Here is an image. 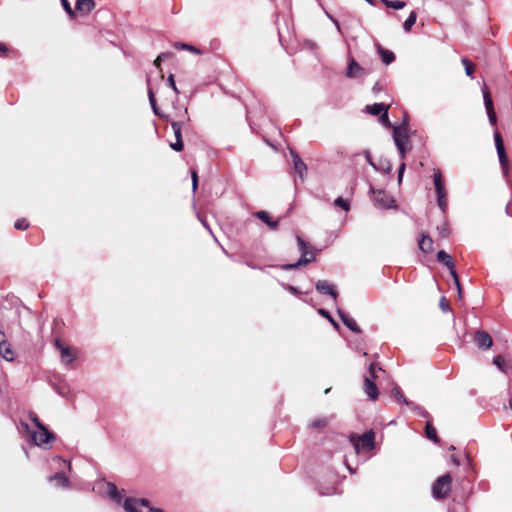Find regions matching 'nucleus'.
Returning <instances> with one entry per match:
<instances>
[{
    "label": "nucleus",
    "mask_w": 512,
    "mask_h": 512,
    "mask_svg": "<svg viewBox=\"0 0 512 512\" xmlns=\"http://www.w3.org/2000/svg\"><path fill=\"white\" fill-rule=\"evenodd\" d=\"M381 372L382 369L376 364L371 363L367 374L364 376L363 389L369 399L375 401L378 398V389L375 384V379L378 378L377 372Z\"/></svg>",
    "instance_id": "nucleus-1"
},
{
    "label": "nucleus",
    "mask_w": 512,
    "mask_h": 512,
    "mask_svg": "<svg viewBox=\"0 0 512 512\" xmlns=\"http://www.w3.org/2000/svg\"><path fill=\"white\" fill-rule=\"evenodd\" d=\"M21 429L29 433L33 443L38 446L49 443L54 439L53 434L44 425L37 428V431H32L27 423L21 422Z\"/></svg>",
    "instance_id": "nucleus-2"
},
{
    "label": "nucleus",
    "mask_w": 512,
    "mask_h": 512,
    "mask_svg": "<svg viewBox=\"0 0 512 512\" xmlns=\"http://www.w3.org/2000/svg\"><path fill=\"white\" fill-rule=\"evenodd\" d=\"M297 242L301 251V258L296 263L284 265L283 269L285 270L296 269L300 266L307 265L314 260V252L311 247L301 237H297Z\"/></svg>",
    "instance_id": "nucleus-3"
},
{
    "label": "nucleus",
    "mask_w": 512,
    "mask_h": 512,
    "mask_svg": "<svg viewBox=\"0 0 512 512\" xmlns=\"http://www.w3.org/2000/svg\"><path fill=\"white\" fill-rule=\"evenodd\" d=\"M452 478L450 474L439 477L433 484L432 494L436 499L445 498L451 490Z\"/></svg>",
    "instance_id": "nucleus-4"
},
{
    "label": "nucleus",
    "mask_w": 512,
    "mask_h": 512,
    "mask_svg": "<svg viewBox=\"0 0 512 512\" xmlns=\"http://www.w3.org/2000/svg\"><path fill=\"white\" fill-rule=\"evenodd\" d=\"M393 139L395 142V145L397 146V149L399 150L401 157L404 158L406 152L410 149L408 147L409 144V138L407 133V127L406 126H398L394 128L393 131Z\"/></svg>",
    "instance_id": "nucleus-5"
},
{
    "label": "nucleus",
    "mask_w": 512,
    "mask_h": 512,
    "mask_svg": "<svg viewBox=\"0 0 512 512\" xmlns=\"http://www.w3.org/2000/svg\"><path fill=\"white\" fill-rule=\"evenodd\" d=\"M372 194V200L380 208L388 209L392 208L394 204V199L381 190H375L374 188L370 189Z\"/></svg>",
    "instance_id": "nucleus-6"
},
{
    "label": "nucleus",
    "mask_w": 512,
    "mask_h": 512,
    "mask_svg": "<svg viewBox=\"0 0 512 512\" xmlns=\"http://www.w3.org/2000/svg\"><path fill=\"white\" fill-rule=\"evenodd\" d=\"M494 141H495V146H496L497 154L499 157L500 165L503 169L504 174L507 175L508 174V158H507V155L505 152L502 137H501L500 133L497 131L494 133Z\"/></svg>",
    "instance_id": "nucleus-7"
},
{
    "label": "nucleus",
    "mask_w": 512,
    "mask_h": 512,
    "mask_svg": "<svg viewBox=\"0 0 512 512\" xmlns=\"http://www.w3.org/2000/svg\"><path fill=\"white\" fill-rule=\"evenodd\" d=\"M55 346L59 350L61 360L64 364H69L76 359V352L60 339L55 340Z\"/></svg>",
    "instance_id": "nucleus-8"
},
{
    "label": "nucleus",
    "mask_w": 512,
    "mask_h": 512,
    "mask_svg": "<svg viewBox=\"0 0 512 512\" xmlns=\"http://www.w3.org/2000/svg\"><path fill=\"white\" fill-rule=\"evenodd\" d=\"M374 439L375 434L372 430L364 433L360 437H358V440L354 442V448L356 453H359L360 449H367L370 450L374 446Z\"/></svg>",
    "instance_id": "nucleus-9"
},
{
    "label": "nucleus",
    "mask_w": 512,
    "mask_h": 512,
    "mask_svg": "<svg viewBox=\"0 0 512 512\" xmlns=\"http://www.w3.org/2000/svg\"><path fill=\"white\" fill-rule=\"evenodd\" d=\"M473 340L479 349L487 350L493 345L491 336L483 330L476 331Z\"/></svg>",
    "instance_id": "nucleus-10"
},
{
    "label": "nucleus",
    "mask_w": 512,
    "mask_h": 512,
    "mask_svg": "<svg viewBox=\"0 0 512 512\" xmlns=\"http://www.w3.org/2000/svg\"><path fill=\"white\" fill-rule=\"evenodd\" d=\"M482 92H483V99H484L486 112H487V115L489 118V122L492 125H495L497 122V117H496V113H495V110L493 107V101H492L490 92L488 91V89L486 87L482 90Z\"/></svg>",
    "instance_id": "nucleus-11"
},
{
    "label": "nucleus",
    "mask_w": 512,
    "mask_h": 512,
    "mask_svg": "<svg viewBox=\"0 0 512 512\" xmlns=\"http://www.w3.org/2000/svg\"><path fill=\"white\" fill-rule=\"evenodd\" d=\"M366 73H365V70L363 67H361L357 61L350 57L348 59V67H347V70H346V76L348 78H360L362 76H364Z\"/></svg>",
    "instance_id": "nucleus-12"
},
{
    "label": "nucleus",
    "mask_w": 512,
    "mask_h": 512,
    "mask_svg": "<svg viewBox=\"0 0 512 512\" xmlns=\"http://www.w3.org/2000/svg\"><path fill=\"white\" fill-rule=\"evenodd\" d=\"M0 356L7 361H13L15 358L14 352L7 342L6 335L2 331H0Z\"/></svg>",
    "instance_id": "nucleus-13"
},
{
    "label": "nucleus",
    "mask_w": 512,
    "mask_h": 512,
    "mask_svg": "<svg viewBox=\"0 0 512 512\" xmlns=\"http://www.w3.org/2000/svg\"><path fill=\"white\" fill-rule=\"evenodd\" d=\"M437 260L443 263L450 271L454 281H457V272L455 270L454 262L449 254L441 250L437 253Z\"/></svg>",
    "instance_id": "nucleus-14"
},
{
    "label": "nucleus",
    "mask_w": 512,
    "mask_h": 512,
    "mask_svg": "<svg viewBox=\"0 0 512 512\" xmlns=\"http://www.w3.org/2000/svg\"><path fill=\"white\" fill-rule=\"evenodd\" d=\"M171 127L174 132V136L176 141L173 143H170V147L175 151H182L183 150V141H182V134H181V128L182 124L180 122H172Z\"/></svg>",
    "instance_id": "nucleus-15"
},
{
    "label": "nucleus",
    "mask_w": 512,
    "mask_h": 512,
    "mask_svg": "<svg viewBox=\"0 0 512 512\" xmlns=\"http://www.w3.org/2000/svg\"><path fill=\"white\" fill-rule=\"evenodd\" d=\"M316 290L319 293L330 295L334 300L337 299L338 293L335 286L326 280H319L316 283Z\"/></svg>",
    "instance_id": "nucleus-16"
},
{
    "label": "nucleus",
    "mask_w": 512,
    "mask_h": 512,
    "mask_svg": "<svg viewBox=\"0 0 512 512\" xmlns=\"http://www.w3.org/2000/svg\"><path fill=\"white\" fill-rule=\"evenodd\" d=\"M290 155L292 157L295 172L299 175L301 180H304V176L307 171L306 164L295 151H290Z\"/></svg>",
    "instance_id": "nucleus-17"
},
{
    "label": "nucleus",
    "mask_w": 512,
    "mask_h": 512,
    "mask_svg": "<svg viewBox=\"0 0 512 512\" xmlns=\"http://www.w3.org/2000/svg\"><path fill=\"white\" fill-rule=\"evenodd\" d=\"M148 505L149 502L146 499L127 498L123 504V508L126 512H138L140 506L147 507Z\"/></svg>",
    "instance_id": "nucleus-18"
},
{
    "label": "nucleus",
    "mask_w": 512,
    "mask_h": 512,
    "mask_svg": "<svg viewBox=\"0 0 512 512\" xmlns=\"http://www.w3.org/2000/svg\"><path fill=\"white\" fill-rule=\"evenodd\" d=\"M433 182L436 190L437 197L447 195L445 185L442 178V173L439 169H434Z\"/></svg>",
    "instance_id": "nucleus-19"
},
{
    "label": "nucleus",
    "mask_w": 512,
    "mask_h": 512,
    "mask_svg": "<svg viewBox=\"0 0 512 512\" xmlns=\"http://www.w3.org/2000/svg\"><path fill=\"white\" fill-rule=\"evenodd\" d=\"M338 315L340 316L343 324L348 329H350L351 331H353L355 333H361L360 327L358 326V324L356 323V321L352 317H350L349 315H347L346 313H344L340 309H338Z\"/></svg>",
    "instance_id": "nucleus-20"
},
{
    "label": "nucleus",
    "mask_w": 512,
    "mask_h": 512,
    "mask_svg": "<svg viewBox=\"0 0 512 512\" xmlns=\"http://www.w3.org/2000/svg\"><path fill=\"white\" fill-rule=\"evenodd\" d=\"M95 6L94 0H77L75 9L81 13L87 14Z\"/></svg>",
    "instance_id": "nucleus-21"
},
{
    "label": "nucleus",
    "mask_w": 512,
    "mask_h": 512,
    "mask_svg": "<svg viewBox=\"0 0 512 512\" xmlns=\"http://www.w3.org/2000/svg\"><path fill=\"white\" fill-rule=\"evenodd\" d=\"M389 105L384 103H375L373 105L366 106L365 110L371 115H382L385 111H388Z\"/></svg>",
    "instance_id": "nucleus-22"
},
{
    "label": "nucleus",
    "mask_w": 512,
    "mask_h": 512,
    "mask_svg": "<svg viewBox=\"0 0 512 512\" xmlns=\"http://www.w3.org/2000/svg\"><path fill=\"white\" fill-rule=\"evenodd\" d=\"M258 219L265 222L271 229L278 227V221L271 220L270 215L266 211H258L254 214Z\"/></svg>",
    "instance_id": "nucleus-23"
},
{
    "label": "nucleus",
    "mask_w": 512,
    "mask_h": 512,
    "mask_svg": "<svg viewBox=\"0 0 512 512\" xmlns=\"http://www.w3.org/2000/svg\"><path fill=\"white\" fill-rule=\"evenodd\" d=\"M419 248L424 253H430L433 251V240L428 235H422L420 241H419Z\"/></svg>",
    "instance_id": "nucleus-24"
},
{
    "label": "nucleus",
    "mask_w": 512,
    "mask_h": 512,
    "mask_svg": "<svg viewBox=\"0 0 512 512\" xmlns=\"http://www.w3.org/2000/svg\"><path fill=\"white\" fill-rule=\"evenodd\" d=\"M49 481H55L56 485L59 487H69L70 485L69 479L62 472H58L55 475L50 476Z\"/></svg>",
    "instance_id": "nucleus-25"
},
{
    "label": "nucleus",
    "mask_w": 512,
    "mask_h": 512,
    "mask_svg": "<svg viewBox=\"0 0 512 512\" xmlns=\"http://www.w3.org/2000/svg\"><path fill=\"white\" fill-rule=\"evenodd\" d=\"M381 2L388 8H393L396 10L402 9L406 6V3L404 1L399 0H381Z\"/></svg>",
    "instance_id": "nucleus-26"
},
{
    "label": "nucleus",
    "mask_w": 512,
    "mask_h": 512,
    "mask_svg": "<svg viewBox=\"0 0 512 512\" xmlns=\"http://www.w3.org/2000/svg\"><path fill=\"white\" fill-rule=\"evenodd\" d=\"M416 20H417V13L415 11H412L403 24L404 30L406 32H409L411 30L412 26L415 24Z\"/></svg>",
    "instance_id": "nucleus-27"
},
{
    "label": "nucleus",
    "mask_w": 512,
    "mask_h": 512,
    "mask_svg": "<svg viewBox=\"0 0 512 512\" xmlns=\"http://www.w3.org/2000/svg\"><path fill=\"white\" fill-rule=\"evenodd\" d=\"M328 423H329V419L327 417H321V418L311 421L310 427L315 428V429H322V428L326 427L328 425Z\"/></svg>",
    "instance_id": "nucleus-28"
},
{
    "label": "nucleus",
    "mask_w": 512,
    "mask_h": 512,
    "mask_svg": "<svg viewBox=\"0 0 512 512\" xmlns=\"http://www.w3.org/2000/svg\"><path fill=\"white\" fill-rule=\"evenodd\" d=\"M426 437L435 443H439V438L436 433V429L428 422L426 425Z\"/></svg>",
    "instance_id": "nucleus-29"
},
{
    "label": "nucleus",
    "mask_w": 512,
    "mask_h": 512,
    "mask_svg": "<svg viewBox=\"0 0 512 512\" xmlns=\"http://www.w3.org/2000/svg\"><path fill=\"white\" fill-rule=\"evenodd\" d=\"M380 54H381V57H382V61L385 64H390L395 59V56H394V54L391 51H387V50L381 49L380 50Z\"/></svg>",
    "instance_id": "nucleus-30"
},
{
    "label": "nucleus",
    "mask_w": 512,
    "mask_h": 512,
    "mask_svg": "<svg viewBox=\"0 0 512 512\" xmlns=\"http://www.w3.org/2000/svg\"><path fill=\"white\" fill-rule=\"evenodd\" d=\"M493 364L502 372H506V361L502 356H495L493 359Z\"/></svg>",
    "instance_id": "nucleus-31"
},
{
    "label": "nucleus",
    "mask_w": 512,
    "mask_h": 512,
    "mask_svg": "<svg viewBox=\"0 0 512 512\" xmlns=\"http://www.w3.org/2000/svg\"><path fill=\"white\" fill-rule=\"evenodd\" d=\"M108 493L110 497L116 502L119 503L121 501V495L119 494L117 487L114 484H109Z\"/></svg>",
    "instance_id": "nucleus-32"
},
{
    "label": "nucleus",
    "mask_w": 512,
    "mask_h": 512,
    "mask_svg": "<svg viewBox=\"0 0 512 512\" xmlns=\"http://www.w3.org/2000/svg\"><path fill=\"white\" fill-rule=\"evenodd\" d=\"M392 394L395 396V398L397 399V401L399 402H402L406 405L409 404V402L406 400V398L403 396L402 392H401V389L399 387H394L392 389Z\"/></svg>",
    "instance_id": "nucleus-33"
},
{
    "label": "nucleus",
    "mask_w": 512,
    "mask_h": 512,
    "mask_svg": "<svg viewBox=\"0 0 512 512\" xmlns=\"http://www.w3.org/2000/svg\"><path fill=\"white\" fill-rule=\"evenodd\" d=\"M334 205L337 206V207H340L342 208L343 210L345 211H348L349 208H350V203L348 200H345L343 199L342 197H338L335 201H334Z\"/></svg>",
    "instance_id": "nucleus-34"
},
{
    "label": "nucleus",
    "mask_w": 512,
    "mask_h": 512,
    "mask_svg": "<svg viewBox=\"0 0 512 512\" xmlns=\"http://www.w3.org/2000/svg\"><path fill=\"white\" fill-rule=\"evenodd\" d=\"M462 64L465 67L466 75L471 77L472 74H473V71H474L473 63L471 61H469L467 58H463L462 59Z\"/></svg>",
    "instance_id": "nucleus-35"
},
{
    "label": "nucleus",
    "mask_w": 512,
    "mask_h": 512,
    "mask_svg": "<svg viewBox=\"0 0 512 512\" xmlns=\"http://www.w3.org/2000/svg\"><path fill=\"white\" fill-rule=\"evenodd\" d=\"M378 166L377 171H381L383 173H390L392 170V164L389 161H382Z\"/></svg>",
    "instance_id": "nucleus-36"
},
{
    "label": "nucleus",
    "mask_w": 512,
    "mask_h": 512,
    "mask_svg": "<svg viewBox=\"0 0 512 512\" xmlns=\"http://www.w3.org/2000/svg\"><path fill=\"white\" fill-rule=\"evenodd\" d=\"M175 47L177 49H185V50L191 51V52L196 53V54L200 53V51L196 47L191 46L189 44H185V43H176Z\"/></svg>",
    "instance_id": "nucleus-37"
},
{
    "label": "nucleus",
    "mask_w": 512,
    "mask_h": 512,
    "mask_svg": "<svg viewBox=\"0 0 512 512\" xmlns=\"http://www.w3.org/2000/svg\"><path fill=\"white\" fill-rule=\"evenodd\" d=\"M318 313H319L321 316H323V317L327 318V320H329V321H330V323H331L335 328H339L338 323H337V322H336V321H335V320L330 316V314H329V312H328V311H326L325 309H322V308H321V309H319V310H318Z\"/></svg>",
    "instance_id": "nucleus-38"
},
{
    "label": "nucleus",
    "mask_w": 512,
    "mask_h": 512,
    "mask_svg": "<svg viewBox=\"0 0 512 512\" xmlns=\"http://www.w3.org/2000/svg\"><path fill=\"white\" fill-rule=\"evenodd\" d=\"M437 203H438L439 208L442 210V212H446L447 205H448L447 195L438 196Z\"/></svg>",
    "instance_id": "nucleus-39"
},
{
    "label": "nucleus",
    "mask_w": 512,
    "mask_h": 512,
    "mask_svg": "<svg viewBox=\"0 0 512 512\" xmlns=\"http://www.w3.org/2000/svg\"><path fill=\"white\" fill-rule=\"evenodd\" d=\"M61 3H62L64 10L67 12V14H69L71 17H74L75 12L73 11L68 0H61Z\"/></svg>",
    "instance_id": "nucleus-40"
},
{
    "label": "nucleus",
    "mask_w": 512,
    "mask_h": 512,
    "mask_svg": "<svg viewBox=\"0 0 512 512\" xmlns=\"http://www.w3.org/2000/svg\"><path fill=\"white\" fill-rule=\"evenodd\" d=\"M15 228L19 230H25L28 228L29 224L26 219H19L15 222Z\"/></svg>",
    "instance_id": "nucleus-41"
},
{
    "label": "nucleus",
    "mask_w": 512,
    "mask_h": 512,
    "mask_svg": "<svg viewBox=\"0 0 512 512\" xmlns=\"http://www.w3.org/2000/svg\"><path fill=\"white\" fill-rule=\"evenodd\" d=\"M148 95H149V101H150V104H151V106L153 108L154 113L158 114V110H157V107H156V100H155L153 91L151 89L148 90Z\"/></svg>",
    "instance_id": "nucleus-42"
},
{
    "label": "nucleus",
    "mask_w": 512,
    "mask_h": 512,
    "mask_svg": "<svg viewBox=\"0 0 512 512\" xmlns=\"http://www.w3.org/2000/svg\"><path fill=\"white\" fill-rule=\"evenodd\" d=\"M364 156H365V159L367 161V163L374 169V170H378V166L373 162L372 158H371V154L369 151H364Z\"/></svg>",
    "instance_id": "nucleus-43"
},
{
    "label": "nucleus",
    "mask_w": 512,
    "mask_h": 512,
    "mask_svg": "<svg viewBox=\"0 0 512 512\" xmlns=\"http://www.w3.org/2000/svg\"><path fill=\"white\" fill-rule=\"evenodd\" d=\"M191 178H192V189L195 192L198 187V174L197 171L193 170L191 172Z\"/></svg>",
    "instance_id": "nucleus-44"
},
{
    "label": "nucleus",
    "mask_w": 512,
    "mask_h": 512,
    "mask_svg": "<svg viewBox=\"0 0 512 512\" xmlns=\"http://www.w3.org/2000/svg\"><path fill=\"white\" fill-rule=\"evenodd\" d=\"M29 417L36 428L43 426V424L41 423V421L39 420L38 416L35 413L30 412Z\"/></svg>",
    "instance_id": "nucleus-45"
},
{
    "label": "nucleus",
    "mask_w": 512,
    "mask_h": 512,
    "mask_svg": "<svg viewBox=\"0 0 512 512\" xmlns=\"http://www.w3.org/2000/svg\"><path fill=\"white\" fill-rule=\"evenodd\" d=\"M439 306L443 312H448L450 310V306L445 297L441 298Z\"/></svg>",
    "instance_id": "nucleus-46"
},
{
    "label": "nucleus",
    "mask_w": 512,
    "mask_h": 512,
    "mask_svg": "<svg viewBox=\"0 0 512 512\" xmlns=\"http://www.w3.org/2000/svg\"><path fill=\"white\" fill-rule=\"evenodd\" d=\"M380 121L383 125L387 126V127H390L391 124L389 122V118H388V111H385L381 116H380Z\"/></svg>",
    "instance_id": "nucleus-47"
},
{
    "label": "nucleus",
    "mask_w": 512,
    "mask_h": 512,
    "mask_svg": "<svg viewBox=\"0 0 512 512\" xmlns=\"http://www.w3.org/2000/svg\"><path fill=\"white\" fill-rule=\"evenodd\" d=\"M168 85L173 89V91L176 93V94H179V90L175 84V81H174V77L173 75H170L168 77Z\"/></svg>",
    "instance_id": "nucleus-48"
},
{
    "label": "nucleus",
    "mask_w": 512,
    "mask_h": 512,
    "mask_svg": "<svg viewBox=\"0 0 512 512\" xmlns=\"http://www.w3.org/2000/svg\"><path fill=\"white\" fill-rule=\"evenodd\" d=\"M404 171H405V163L402 162L400 164L399 170H398V182L399 183H401V181H402Z\"/></svg>",
    "instance_id": "nucleus-49"
},
{
    "label": "nucleus",
    "mask_w": 512,
    "mask_h": 512,
    "mask_svg": "<svg viewBox=\"0 0 512 512\" xmlns=\"http://www.w3.org/2000/svg\"><path fill=\"white\" fill-rule=\"evenodd\" d=\"M438 230H439L440 236L443 238H445L449 235V231L445 225L443 227H438Z\"/></svg>",
    "instance_id": "nucleus-50"
},
{
    "label": "nucleus",
    "mask_w": 512,
    "mask_h": 512,
    "mask_svg": "<svg viewBox=\"0 0 512 512\" xmlns=\"http://www.w3.org/2000/svg\"><path fill=\"white\" fill-rule=\"evenodd\" d=\"M455 282V285H456V288H457V294H458V298L461 299L462 298V289H461V285H460V281H459V277L457 276V281H454Z\"/></svg>",
    "instance_id": "nucleus-51"
},
{
    "label": "nucleus",
    "mask_w": 512,
    "mask_h": 512,
    "mask_svg": "<svg viewBox=\"0 0 512 512\" xmlns=\"http://www.w3.org/2000/svg\"><path fill=\"white\" fill-rule=\"evenodd\" d=\"M164 57H166V54H161V55H159V56L155 59V61H154V65H155L157 68H159V67H160L161 61H162V59H163Z\"/></svg>",
    "instance_id": "nucleus-52"
},
{
    "label": "nucleus",
    "mask_w": 512,
    "mask_h": 512,
    "mask_svg": "<svg viewBox=\"0 0 512 512\" xmlns=\"http://www.w3.org/2000/svg\"><path fill=\"white\" fill-rule=\"evenodd\" d=\"M286 289H287L290 293H292V294H294V295H298V294L300 293V292H299V290H298L296 287L291 286V285H287V286H286Z\"/></svg>",
    "instance_id": "nucleus-53"
},
{
    "label": "nucleus",
    "mask_w": 512,
    "mask_h": 512,
    "mask_svg": "<svg viewBox=\"0 0 512 512\" xmlns=\"http://www.w3.org/2000/svg\"><path fill=\"white\" fill-rule=\"evenodd\" d=\"M7 52V47L5 44L0 43V56L4 55Z\"/></svg>",
    "instance_id": "nucleus-54"
},
{
    "label": "nucleus",
    "mask_w": 512,
    "mask_h": 512,
    "mask_svg": "<svg viewBox=\"0 0 512 512\" xmlns=\"http://www.w3.org/2000/svg\"><path fill=\"white\" fill-rule=\"evenodd\" d=\"M331 19H332V21L334 22V24L336 25V27H337L338 31H341V29H340V25H339V22H338L337 20L333 19V18H331Z\"/></svg>",
    "instance_id": "nucleus-55"
},
{
    "label": "nucleus",
    "mask_w": 512,
    "mask_h": 512,
    "mask_svg": "<svg viewBox=\"0 0 512 512\" xmlns=\"http://www.w3.org/2000/svg\"><path fill=\"white\" fill-rule=\"evenodd\" d=\"M59 462H61L64 465H67L69 469L71 468V464L70 463H67L66 461L61 460V459H59Z\"/></svg>",
    "instance_id": "nucleus-56"
},
{
    "label": "nucleus",
    "mask_w": 512,
    "mask_h": 512,
    "mask_svg": "<svg viewBox=\"0 0 512 512\" xmlns=\"http://www.w3.org/2000/svg\"><path fill=\"white\" fill-rule=\"evenodd\" d=\"M452 460H453V462H454L455 464H457V465L459 464V461L456 459V457H452Z\"/></svg>",
    "instance_id": "nucleus-57"
},
{
    "label": "nucleus",
    "mask_w": 512,
    "mask_h": 512,
    "mask_svg": "<svg viewBox=\"0 0 512 512\" xmlns=\"http://www.w3.org/2000/svg\"><path fill=\"white\" fill-rule=\"evenodd\" d=\"M366 2L373 4V0H365Z\"/></svg>",
    "instance_id": "nucleus-58"
}]
</instances>
